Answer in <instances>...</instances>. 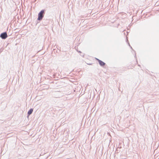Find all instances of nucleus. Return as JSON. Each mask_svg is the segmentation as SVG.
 Masks as SVG:
<instances>
[{
	"mask_svg": "<svg viewBox=\"0 0 159 159\" xmlns=\"http://www.w3.org/2000/svg\"><path fill=\"white\" fill-rule=\"evenodd\" d=\"M45 10H42L39 13L37 18L38 20L41 21L42 20L45 14Z\"/></svg>",
	"mask_w": 159,
	"mask_h": 159,
	"instance_id": "obj_1",
	"label": "nucleus"
},
{
	"mask_svg": "<svg viewBox=\"0 0 159 159\" xmlns=\"http://www.w3.org/2000/svg\"><path fill=\"white\" fill-rule=\"evenodd\" d=\"M7 34L6 32L2 33L0 35V37L2 39H6L7 38Z\"/></svg>",
	"mask_w": 159,
	"mask_h": 159,
	"instance_id": "obj_2",
	"label": "nucleus"
},
{
	"mask_svg": "<svg viewBox=\"0 0 159 159\" xmlns=\"http://www.w3.org/2000/svg\"><path fill=\"white\" fill-rule=\"evenodd\" d=\"M98 62L100 66H104L106 64L105 63L101 60L98 61Z\"/></svg>",
	"mask_w": 159,
	"mask_h": 159,
	"instance_id": "obj_3",
	"label": "nucleus"
},
{
	"mask_svg": "<svg viewBox=\"0 0 159 159\" xmlns=\"http://www.w3.org/2000/svg\"><path fill=\"white\" fill-rule=\"evenodd\" d=\"M33 111V109H30V110L28 111V114L29 116L30 115L32 112Z\"/></svg>",
	"mask_w": 159,
	"mask_h": 159,
	"instance_id": "obj_4",
	"label": "nucleus"
},
{
	"mask_svg": "<svg viewBox=\"0 0 159 159\" xmlns=\"http://www.w3.org/2000/svg\"><path fill=\"white\" fill-rule=\"evenodd\" d=\"M96 60L97 61H98H98L100 60L99 59H98V58H96Z\"/></svg>",
	"mask_w": 159,
	"mask_h": 159,
	"instance_id": "obj_5",
	"label": "nucleus"
},
{
	"mask_svg": "<svg viewBox=\"0 0 159 159\" xmlns=\"http://www.w3.org/2000/svg\"><path fill=\"white\" fill-rule=\"evenodd\" d=\"M78 52H80V53H81V51H79Z\"/></svg>",
	"mask_w": 159,
	"mask_h": 159,
	"instance_id": "obj_6",
	"label": "nucleus"
},
{
	"mask_svg": "<svg viewBox=\"0 0 159 159\" xmlns=\"http://www.w3.org/2000/svg\"><path fill=\"white\" fill-rule=\"evenodd\" d=\"M44 89V90H45V89Z\"/></svg>",
	"mask_w": 159,
	"mask_h": 159,
	"instance_id": "obj_7",
	"label": "nucleus"
},
{
	"mask_svg": "<svg viewBox=\"0 0 159 159\" xmlns=\"http://www.w3.org/2000/svg\"><path fill=\"white\" fill-rule=\"evenodd\" d=\"M77 52H79V50H77Z\"/></svg>",
	"mask_w": 159,
	"mask_h": 159,
	"instance_id": "obj_8",
	"label": "nucleus"
}]
</instances>
